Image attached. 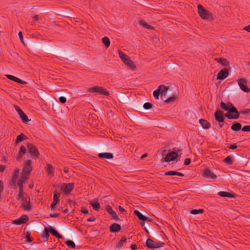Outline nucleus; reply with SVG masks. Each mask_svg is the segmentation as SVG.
Here are the masks:
<instances>
[{"label":"nucleus","mask_w":250,"mask_h":250,"mask_svg":"<svg viewBox=\"0 0 250 250\" xmlns=\"http://www.w3.org/2000/svg\"><path fill=\"white\" fill-rule=\"evenodd\" d=\"M220 107L225 111H229L226 113L224 116L229 119H237L239 117L240 113L237 109L230 102L225 104L223 102L220 103Z\"/></svg>","instance_id":"nucleus-1"},{"label":"nucleus","mask_w":250,"mask_h":250,"mask_svg":"<svg viewBox=\"0 0 250 250\" xmlns=\"http://www.w3.org/2000/svg\"><path fill=\"white\" fill-rule=\"evenodd\" d=\"M197 8L198 14L202 19L209 20L212 19V14L206 10L202 5H198Z\"/></svg>","instance_id":"nucleus-2"},{"label":"nucleus","mask_w":250,"mask_h":250,"mask_svg":"<svg viewBox=\"0 0 250 250\" xmlns=\"http://www.w3.org/2000/svg\"><path fill=\"white\" fill-rule=\"evenodd\" d=\"M165 245L164 242H157L150 238L146 239L145 246L149 249H154L163 247Z\"/></svg>","instance_id":"nucleus-3"},{"label":"nucleus","mask_w":250,"mask_h":250,"mask_svg":"<svg viewBox=\"0 0 250 250\" xmlns=\"http://www.w3.org/2000/svg\"><path fill=\"white\" fill-rule=\"evenodd\" d=\"M88 92L92 93H97L105 96L109 95V92L108 91L106 88H104L102 86H95L90 87L88 89Z\"/></svg>","instance_id":"nucleus-4"},{"label":"nucleus","mask_w":250,"mask_h":250,"mask_svg":"<svg viewBox=\"0 0 250 250\" xmlns=\"http://www.w3.org/2000/svg\"><path fill=\"white\" fill-rule=\"evenodd\" d=\"M32 165V161L30 159H27L26 161L25 164L22 168L21 173L24 175H27L29 176L33 169V167Z\"/></svg>","instance_id":"nucleus-5"},{"label":"nucleus","mask_w":250,"mask_h":250,"mask_svg":"<svg viewBox=\"0 0 250 250\" xmlns=\"http://www.w3.org/2000/svg\"><path fill=\"white\" fill-rule=\"evenodd\" d=\"M65 194H69L74 188V184L73 183H62L60 187Z\"/></svg>","instance_id":"nucleus-6"},{"label":"nucleus","mask_w":250,"mask_h":250,"mask_svg":"<svg viewBox=\"0 0 250 250\" xmlns=\"http://www.w3.org/2000/svg\"><path fill=\"white\" fill-rule=\"evenodd\" d=\"M20 200L23 201L21 204V207L23 208L25 211L30 210L31 208V205L30 204V197L27 195L25 196L24 197L21 198Z\"/></svg>","instance_id":"nucleus-7"},{"label":"nucleus","mask_w":250,"mask_h":250,"mask_svg":"<svg viewBox=\"0 0 250 250\" xmlns=\"http://www.w3.org/2000/svg\"><path fill=\"white\" fill-rule=\"evenodd\" d=\"M19 168H16L14 169V172L12 174L11 179L10 182V185L11 186V188L13 189L16 188V181L17 178L19 176Z\"/></svg>","instance_id":"nucleus-8"},{"label":"nucleus","mask_w":250,"mask_h":250,"mask_svg":"<svg viewBox=\"0 0 250 250\" xmlns=\"http://www.w3.org/2000/svg\"><path fill=\"white\" fill-rule=\"evenodd\" d=\"M28 152L31 155L37 157L40 155V153L37 148L32 143H28L27 145Z\"/></svg>","instance_id":"nucleus-9"},{"label":"nucleus","mask_w":250,"mask_h":250,"mask_svg":"<svg viewBox=\"0 0 250 250\" xmlns=\"http://www.w3.org/2000/svg\"><path fill=\"white\" fill-rule=\"evenodd\" d=\"M229 75V69L227 68H223L221 69L218 73L217 79V80H224Z\"/></svg>","instance_id":"nucleus-10"},{"label":"nucleus","mask_w":250,"mask_h":250,"mask_svg":"<svg viewBox=\"0 0 250 250\" xmlns=\"http://www.w3.org/2000/svg\"><path fill=\"white\" fill-rule=\"evenodd\" d=\"M178 157V154L176 152L171 151L168 153L165 158V161L169 162L174 161Z\"/></svg>","instance_id":"nucleus-11"},{"label":"nucleus","mask_w":250,"mask_h":250,"mask_svg":"<svg viewBox=\"0 0 250 250\" xmlns=\"http://www.w3.org/2000/svg\"><path fill=\"white\" fill-rule=\"evenodd\" d=\"M246 82V80L242 78L238 80V83L241 89L245 92H249L250 89L245 85Z\"/></svg>","instance_id":"nucleus-12"},{"label":"nucleus","mask_w":250,"mask_h":250,"mask_svg":"<svg viewBox=\"0 0 250 250\" xmlns=\"http://www.w3.org/2000/svg\"><path fill=\"white\" fill-rule=\"evenodd\" d=\"M29 220L28 216L26 214L22 215L20 218L13 221V223L16 225H21Z\"/></svg>","instance_id":"nucleus-13"},{"label":"nucleus","mask_w":250,"mask_h":250,"mask_svg":"<svg viewBox=\"0 0 250 250\" xmlns=\"http://www.w3.org/2000/svg\"><path fill=\"white\" fill-rule=\"evenodd\" d=\"M214 117L216 121L219 123H223L225 118L223 115V112L220 110H217L214 113Z\"/></svg>","instance_id":"nucleus-14"},{"label":"nucleus","mask_w":250,"mask_h":250,"mask_svg":"<svg viewBox=\"0 0 250 250\" xmlns=\"http://www.w3.org/2000/svg\"><path fill=\"white\" fill-rule=\"evenodd\" d=\"M60 196V193L58 192L57 191H55L53 194V201L51 204V209H54V207L59 202V198Z\"/></svg>","instance_id":"nucleus-15"},{"label":"nucleus","mask_w":250,"mask_h":250,"mask_svg":"<svg viewBox=\"0 0 250 250\" xmlns=\"http://www.w3.org/2000/svg\"><path fill=\"white\" fill-rule=\"evenodd\" d=\"M203 176L207 178H211L212 179H216L217 176L210 170L205 168L204 170Z\"/></svg>","instance_id":"nucleus-16"},{"label":"nucleus","mask_w":250,"mask_h":250,"mask_svg":"<svg viewBox=\"0 0 250 250\" xmlns=\"http://www.w3.org/2000/svg\"><path fill=\"white\" fill-rule=\"evenodd\" d=\"M106 210L112 216V217L114 219H115L116 220H119V218L118 217V216H117L116 213L115 212V211H114L112 209V207L110 206H109V205H107L106 206Z\"/></svg>","instance_id":"nucleus-17"},{"label":"nucleus","mask_w":250,"mask_h":250,"mask_svg":"<svg viewBox=\"0 0 250 250\" xmlns=\"http://www.w3.org/2000/svg\"><path fill=\"white\" fill-rule=\"evenodd\" d=\"M6 77L9 80H12L13 81H14L16 83H21V84H26L27 83V82H25V81H24L23 80H21L20 79H19L18 78L16 77H15L13 75H6Z\"/></svg>","instance_id":"nucleus-18"},{"label":"nucleus","mask_w":250,"mask_h":250,"mask_svg":"<svg viewBox=\"0 0 250 250\" xmlns=\"http://www.w3.org/2000/svg\"><path fill=\"white\" fill-rule=\"evenodd\" d=\"M49 230L48 227H45L44 228V230L41 234V237L45 242L47 241L48 238L49 236Z\"/></svg>","instance_id":"nucleus-19"},{"label":"nucleus","mask_w":250,"mask_h":250,"mask_svg":"<svg viewBox=\"0 0 250 250\" xmlns=\"http://www.w3.org/2000/svg\"><path fill=\"white\" fill-rule=\"evenodd\" d=\"M109 229L111 232H117L121 229V227L119 224L115 223L110 226Z\"/></svg>","instance_id":"nucleus-20"},{"label":"nucleus","mask_w":250,"mask_h":250,"mask_svg":"<svg viewBox=\"0 0 250 250\" xmlns=\"http://www.w3.org/2000/svg\"><path fill=\"white\" fill-rule=\"evenodd\" d=\"M100 158H105L107 159H111L114 157L113 154L111 153L104 152L100 153L98 155Z\"/></svg>","instance_id":"nucleus-21"},{"label":"nucleus","mask_w":250,"mask_h":250,"mask_svg":"<svg viewBox=\"0 0 250 250\" xmlns=\"http://www.w3.org/2000/svg\"><path fill=\"white\" fill-rule=\"evenodd\" d=\"M48 229L49 232L53 235L56 236L58 238H61L62 236L58 232L56 229L54 228L52 226H49Z\"/></svg>","instance_id":"nucleus-22"},{"label":"nucleus","mask_w":250,"mask_h":250,"mask_svg":"<svg viewBox=\"0 0 250 250\" xmlns=\"http://www.w3.org/2000/svg\"><path fill=\"white\" fill-rule=\"evenodd\" d=\"M46 171L47 172V174L50 175L52 176H54V167H53V166L51 164H47L46 165V166L45 168Z\"/></svg>","instance_id":"nucleus-23"},{"label":"nucleus","mask_w":250,"mask_h":250,"mask_svg":"<svg viewBox=\"0 0 250 250\" xmlns=\"http://www.w3.org/2000/svg\"><path fill=\"white\" fill-rule=\"evenodd\" d=\"M26 148L24 146H21L20 147V150L18 152V154L16 157V160L20 159L23 155L26 153Z\"/></svg>","instance_id":"nucleus-24"},{"label":"nucleus","mask_w":250,"mask_h":250,"mask_svg":"<svg viewBox=\"0 0 250 250\" xmlns=\"http://www.w3.org/2000/svg\"><path fill=\"white\" fill-rule=\"evenodd\" d=\"M199 123L202 126V127L204 129H208L210 127V123L208 122L207 120L201 119L199 120Z\"/></svg>","instance_id":"nucleus-25"},{"label":"nucleus","mask_w":250,"mask_h":250,"mask_svg":"<svg viewBox=\"0 0 250 250\" xmlns=\"http://www.w3.org/2000/svg\"><path fill=\"white\" fill-rule=\"evenodd\" d=\"M125 64H126L128 67H129L131 70H135L136 69V67L134 64V62L129 58L127 61L124 62Z\"/></svg>","instance_id":"nucleus-26"},{"label":"nucleus","mask_w":250,"mask_h":250,"mask_svg":"<svg viewBox=\"0 0 250 250\" xmlns=\"http://www.w3.org/2000/svg\"><path fill=\"white\" fill-rule=\"evenodd\" d=\"M214 60L216 61L219 63L221 64L223 66H227L229 63V61L224 58H215Z\"/></svg>","instance_id":"nucleus-27"},{"label":"nucleus","mask_w":250,"mask_h":250,"mask_svg":"<svg viewBox=\"0 0 250 250\" xmlns=\"http://www.w3.org/2000/svg\"><path fill=\"white\" fill-rule=\"evenodd\" d=\"M218 195L220 196L223 197H229V198H233L234 197V194L231 193L227 192V191H219L218 193Z\"/></svg>","instance_id":"nucleus-28"},{"label":"nucleus","mask_w":250,"mask_h":250,"mask_svg":"<svg viewBox=\"0 0 250 250\" xmlns=\"http://www.w3.org/2000/svg\"><path fill=\"white\" fill-rule=\"evenodd\" d=\"M27 195H28L23 192V188H19V192L16 196V199L17 200H20L21 198L24 197L25 196Z\"/></svg>","instance_id":"nucleus-29"},{"label":"nucleus","mask_w":250,"mask_h":250,"mask_svg":"<svg viewBox=\"0 0 250 250\" xmlns=\"http://www.w3.org/2000/svg\"><path fill=\"white\" fill-rule=\"evenodd\" d=\"M165 175H167V176H168V175H170V176L178 175V176H179L181 177H183L184 176V174L183 173L179 172H177V171H168L166 172L165 173Z\"/></svg>","instance_id":"nucleus-30"},{"label":"nucleus","mask_w":250,"mask_h":250,"mask_svg":"<svg viewBox=\"0 0 250 250\" xmlns=\"http://www.w3.org/2000/svg\"><path fill=\"white\" fill-rule=\"evenodd\" d=\"M134 214L141 221H145L146 217L142 214L139 210H135L134 211Z\"/></svg>","instance_id":"nucleus-31"},{"label":"nucleus","mask_w":250,"mask_h":250,"mask_svg":"<svg viewBox=\"0 0 250 250\" xmlns=\"http://www.w3.org/2000/svg\"><path fill=\"white\" fill-rule=\"evenodd\" d=\"M242 125L240 123L236 122L232 124L231 126V129L235 131H239L241 129Z\"/></svg>","instance_id":"nucleus-32"},{"label":"nucleus","mask_w":250,"mask_h":250,"mask_svg":"<svg viewBox=\"0 0 250 250\" xmlns=\"http://www.w3.org/2000/svg\"><path fill=\"white\" fill-rule=\"evenodd\" d=\"M118 54L120 58L124 62H125V61H127V60L129 58L121 50H118Z\"/></svg>","instance_id":"nucleus-33"},{"label":"nucleus","mask_w":250,"mask_h":250,"mask_svg":"<svg viewBox=\"0 0 250 250\" xmlns=\"http://www.w3.org/2000/svg\"><path fill=\"white\" fill-rule=\"evenodd\" d=\"M139 24L141 25L142 27L146 28V29H154V28L150 25L147 24V23L145 21H140L139 22Z\"/></svg>","instance_id":"nucleus-34"},{"label":"nucleus","mask_w":250,"mask_h":250,"mask_svg":"<svg viewBox=\"0 0 250 250\" xmlns=\"http://www.w3.org/2000/svg\"><path fill=\"white\" fill-rule=\"evenodd\" d=\"M168 86L162 84L159 86L157 90H159L161 95H163L164 93L166 92L168 89Z\"/></svg>","instance_id":"nucleus-35"},{"label":"nucleus","mask_w":250,"mask_h":250,"mask_svg":"<svg viewBox=\"0 0 250 250\" xmlns=\"http://www.w3.org/2000/svg\"><path fill=\"white\" fill-rule=\"evenodd\" d=\"M27 138V136H25L23 133H21L19 135H18L17 137L16 140V143L18 144L21 141H22L24 140H25Z\"/></svg>","instance_id":"nucleus-36"},{"label":"nucleus","mask_w":250,"mask_h":250,"mask_svg":"<svg viewBox=\"0 0 250 250\" xmlns=\"http://www.w3.org/2000/svg\"><path fill=\"white\" fill-rule=\"evenodd\" d=\"M102 42L105 45V47L107 48L109 47L110 44V41L109 39L107 37H104L102 39Z\"/></svg>","instance_id":"nucleus-37"},{"label":"nucleus","mask_w":250,"mask_h":250,"mask_svg":"<svg viewBox=\"0 0 250 250\" xmlns=\"http://www.w3.org/2000/svg\"><path fill=\"white\" fill-rule=\"evenodd\" d=\"M126 238L125 236H123L121 239L116 244V247L118 248H121L123 246L124 244L126 241Z\"/></svg>","instance_id":"nucleus-38"},{"label":"nucleus","mask_w":250,"mask_h":250,"mask_svg":"<svg viewBox=\"0 0 250 250\" xmlns=\"http://www.w3.org/2000/svg\"><path fill=\"white\" fill-rule=\"evenodd\" d=\"M22 122L23 123H27L28 121L27 116L23 112V111L19 115Z\"/></svg>","instance_id":"nucleus-39"},{"label":"nucleus","mask_w":250,"mask_h":250,"mask_svg":"<svg viewBox=\"0 0 250 250\" xmlns=\"http://www.w3.org/2000/svg\"><path fill=\"white\" fill-rule=\"evenodd\" d=\"M90 204L92 206L93 208L95 210H98L101 207L100 203L98 201H96L95 202L91 201L90 202Z\"/></svg>","instance_id":"nucleus-40"},{"label":"nucleus","mask_w":250,"mask_h":250,"mask_svg":"<svg viewBox=\"0 0 250 250\" xmlns=\"http://www.w3.org/2000/svg\"><path fill=\"white\" fill-rule=\"evenodd\" d=\"M65 244L67 245V246H68L69 247H70L71 248L75 249L76 248L75 244L72 240H67L65 242Z\"/></svg>","instance_id":"nucleus-41"},{"label":"nucleus","mask_w":250,"mask_h":250,"mask_svg":"<svg viewBox=\"0 0 250 250\" xmlns=\"http://www.w3.org/2000/svg\"><path fill=\"white\" fill-rule=\"evenodd\" d=\"M204 210L203 209H194L191 210L190 211V213L192 214L196 215L198 214L203 213L204 212Z\"/></svg>","instance_id":"nucleus-42"},{"label":"nucleus","mask_w":250,"mask_h":250,"mask_svg":"<svg viewBox=\"0 0 250 250\" xmlns=\"http://www.w3.org/2000/svg\"><path fill=\"white\" fill-rule=\"evenodd\" d=\"M25 238H26V241L28 243H31L33 241V239L30 237V231H27Z\"/></svg>","instance_id":"nucleus-43"},{"label":"nucleus","mask_w":250,"mask_h":250,"mask_svg":"<svg viewBox=\"0 0 250 250\" xmlns=\"http://www.w3.org/2000/svg\"><path fill=\"white\" fill-rule=\"evenodd\" d=\"M223 161L225 163H226L229 165H231L232 164V161L230 156L227 157L224 159Z\"/></svg>","instance_id":"nucleus-44"},{"label":"nucleus","mask_w":250,"mask_h":250,"mask_svg":"<svg viewBox=\"0 0 250 250\" xmlns=\"http://www.w3.org/2000/svg\"><path fill=\"white\" fill-rule=\"evenodd\" d=\"M176 99V96L175 95H173L170 97H169L167 99H166L164 102L166 104H168L171 102H173Z\"/></svg>","instance_id":"nucleus-45"},{"label":"nucleus","mask_w":250,"mask_h":250,"mask_svg":"<svg viewBox=\"0 0 250 250\" xmlns=\"http://www.w3.org/2000/svg\"><path fill=\"white\" fill-rule=\"evenodd\" d=\"M143 107L144 109L148 110L152 107V104L150 103H146L144 104Z\"/></svg>","instance_id":"nucleus-46"},{"label":"nucleus","mask_w":250,"mask_h":250,"mask_svg":"<svg viewBox=\"0 0 250 250\" xmlns=\"http://www.w3.org/2000/svg\"><path fill=\"white\" fill-rule=\"evenodd\" d=\"M28 178V175H24L21 173V178L19 180H21V181H22V183H24L25 182V181Z\"/></svg>","instance_id":"nucleus-47"},{"label":"nucleus","mask_w":250,"mask_h":250,"mask_svg":"<svg viewBox=\"0 0 250 250\" xmlns=\"http://www.w3.org/2000/svg\"><path fill=\"white\" fill-rule=\"evenodd\" d=\"M239 113H241L242 114H250V109H243L242 110H241L240 112H239Z\"/></svg>","instance_id":"nucleus-48"},{"label":"nucleus","mask_w":250,"mask_h":250,"mask_svg":"<svg viewBox=\"0 0 250 250\" xmlns=\"http://www.w3.org/2000/svg\"><path fill=\"white\" fill-rule=\"evenodd\" d=\"M160 94V93L159 91V90H158L157 89H156V90H155L153 91V95L154 97L156 99H159V95Z\"/></svg>","instance_id":"nucleus-49"},{"label":"nucleus","mask_w":250,"mask_h":250,"mask_svg":"<svg viewBox=\"0 0 250 250\" xmlns=\"http://www.w3.org/2000/svg\"><path fill=\"white\" fill-rule=\"evenodd\" d=\"M242 131L244 132H250V125H247L244 126L242 128Z\"/></svg>","instance_id":"nucleus-50"},{"label":"nucleus","mask_w":250,"mask_h":250,"mask_svg":"<svg viewBox=\"0 0 250 250\" xmlns=\"http://www.w3.org/2000/svg\"><path fill=\"white\" fill-rule=\"evenodd\" d=\"M17 184L18 186L19 187V188H23V183L22 181H21L20 180H18L17 181Z\"/></svg>","instance_id":"nucleus-51"},{"label":"nucleus","mask_w":250,"mask_h":250,"mask_svg":"<svg viewBox=\"0 0 250 250\" xmlns=\"http://www.w3.org/2000/svg\"><path fill=\"white\" fill-rule=\"evenodd\" d=\"M59 101L62 103V104H64L66 102V99L65 97H63V96H61L59 97Z\"/></svg>","instance_id":"nucleus-52"},{"label":"nucleus","mask_w":250,"mask_h":250,"mask_svg":"<svg viewBox=\"0 0 250 250\" xmlns=\"http://www.w3.org/2000/svg\"><path fill=\"white\" fill-rule=\"evenodd\" d=\"M31 18L34 20L35 21H37L39 20V17L38 15L32 14L31 15Z\"/></svg>","instance_id":"nucleus-53"},{"label":"nucleus","mask_w":250,"mask_h":250,"mask_svg":"<svg viewBox=\"0 0 250 250\" xmlns=\"http://www.w3.org/2000/svg\"><path fill=\"white\" fill-rule=\"evenodd\" d=\"M80 211L84 214L88 213V210L84 207L81 208Z\"/></svg>","instance_id":"nucleus-54"},{"label":"nucleus","mask_w":250,"mask_h":250,"mask_svg":"<svg viewBox=\"0 0 250 250\" xmlns=\"http://www.w3.org/2000/svg\"><path fill=\"white\" fill-rule=\"evenodd\" d=\"M118 208H119V210H120V211L122 213L125 214V213L126 212V210H125V209L123 207H122L121 206H119V207H118Z\"/></svg>","instance_id":"nucleus-55"},{"label":"nucleus","mask_w":250,"mask_h":250,"mask_svg":"<svg viewBox=\"0 0 250 250\" xmlns=\"http://www.w3.org/2000/svg\"><path fill=\"white\" fill-rule=\"evenodd\" d=\"M15 108L18 113L19 115H20L21 113L23 111L17 105H16L15 106Z\"/></svg>","instance_id":"nucleus-56"},{"label":"nucleus","mask_w":250,"mask_h":250,"mask_svg":"<svg viewBox=\"0 0 250 250\" xmlns=\"http://www.w3.org/2000/svg\"><path fill=\"white\" fill-rule=\"evenodd\" d=\"M191 163V159L190 158H187L185 160L184 165H188Z\"/></svg>","instance_id":"nucleus-57"},{"label":"nucleus","mask_w":250,"mask_h":250,"mask_svg":"<svg viewBox=\"0 0 250 250\" xmlns=\"http://www.w3.org/2000/svg\"><path fill=\"white\" fill-rule=\"evenodd\" d=\"M18 35H19V38L21 40V41L23 43H24V42H23V36H22V33L21 32H19V34H18Z\"/></svg>","instance_id":"nucleus-58"},{"label":"nucleus","mask_w":250,"mask_h":250,"mask_svg":"<svg viewBox=\"0 0 250 250\" xmlns=\"http://www.w3.org/2000/svg\"><path fill=\"white\" fill-rule=\"evenodd\" d=\"M59 215H60L59 213H54V214L50 213V214H49L50 217H54V218L58 217V216H59Z\"/></svg>","instance_id":"nucleus-59"},{"label":"nucleus","mask_w":250,"mask_h":250,"mask_svg":"<svg viewBox=\"0 0 250 250\" xmlns=\"http://www.w3.org/2000/svg\"><path fill=\"white\" fill-rule=\"evenodd\" d=\"M96 220V218L94 216L91 217L87 219V221L88 222H94Z\"/></svg>","instance_id":"nucleus-60"},{"label":"nucleus","mask_w":250,"mask_h":250,"mask_svg":"<svg viewBox=\"0 0 250 250\" xmlns=\"http://www.w3.org/2000/svg\"><path fill=\"white\" fill-rule=\"evenodd\" d=\"M237 146L236 144H233L229 146V148L231 149H234L237 148Z\"/></svg>","instance_id":"nucleus-61"},{"label":"nucleus","mask_w":250,"mask_h":250,"mask_svg":"<svg viewBox=\"0 0 250 250\" xmlns=\"http://www.w3.org/2000/svg\"><path fill=\"white\" fill-rule=\"evenodd\" d=\"M130 248L132 250H136L137 249V246L135 244H132L130 246Z\"/></svg>","instance_id":"nucleus-62"},{"label":"nucleus","mask_w":250,"mask_h":250,"mask_svg":"<svg viewBox=\"0 0 250 250\" xmlns=\"http://www.w3.org/2000/svg\"><path fill=\"white\" fill-rule=\"evenodd\" d=\"M5 168V166L4 165H0V171L3 172Z\"/></svg>","instance_id":"nucleus-63"},{"label":"nucleus","mask_w":250,"mask_h":250,"mask_svg":"<svg viewBox=\"0 0 250 250\" xmlns=\"http://www.w3.org/2000/svg\"><path fill=\"white\" fill-rule=\"evenodd\" d=\"M244 30H245L249 32H250V25L245 26L244 28Z\"/></svg>","instance_id":"nucleus-64"}]
</instances>
